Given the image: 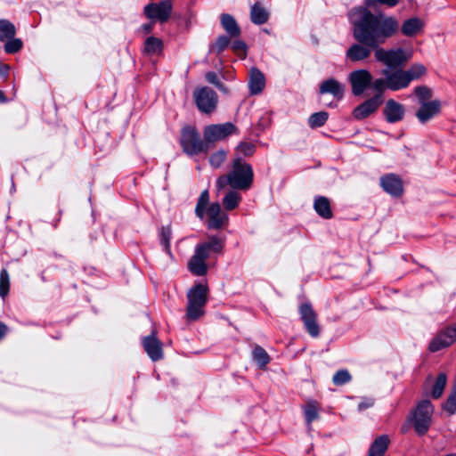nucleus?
<instances>
[{"label":"nucleus","instance_id":"c03bdc74","mask_svg":"<svg viewBox=\"0 0 456 456\" xmlns=\"http://www.w3.org/2000/svg\"><path fill=\"white\" fill-rule=\"evenodd\" d=\"M22 45L23 44L20 39L12 37L6 40L4 45V51L7 53H15L22 48Z\"/></svg>","mask_w":456,"mask_h":456},{"label":"nucleus","instance_id":"1a4fd4ad","mask_svg":"<svg viewBox=\"0 0 456 456\" xmlns=\"http://www.w3.org/2000/svg\"><path fill=\"white\" fill-rule=\"evenodd\" d=\"M301 320L305 328L313 338H317L320 334V327L317 323V316L310 304H302L299 307Z\"/></svg>","mask_w":456,"mask_h":456},{"label":"nucleus","instance_id":"ea45409f","mask_svg":"<svg viewBox=\"0 0 456 456\" xmlns=\"http://www.w3.org/2000/svg\"><path fill=\"white\" fill-rule=\"evenodd\" d=\"M227 157V151L224 150H219L209 157V163L212 167L218 168L220 167L225 161Z\"/></svg>","mask_w":456,"mask_h":456},{"label":"nucleus","instance_id":"f03ea898","mask_svg":"<svg viewBox=\"0 0 456 456\" xmlns=\"http://www.w3.org/2000/svg\"><path fill=\"white\" fill-rule=\"evenodd\" d=\"M253 179L252 167L238 157L232 160L230 172L216 179V188L220 191L229 185L233 190L248 191L252 186Z\"/></svg>","mask_w":456,"mask_h":456},{"label":"nucleus","instance_id":"09e8293b","mask_svg":"<svg viewBox=\"0 0 456 456\" xmlns=\"http://www.w3.org/2000/svg\"><path fill=\"white\" fill-rule=\"evenodd\" d=\"M232 48L237 53H245L246 44L241 40H235L232 44Z\"/></svg>","mask_w":456,"mask_h":456},{"label":"nucleus","instance_id":"f8f14e48","mask_svg":"<svg viewBox=\"0 0 456 456\" xmlns=\"http://www.w3.org/2000/svg\"><path fill=\"white\" fill-rule=\"evenodd\" d=\"M208 216V227L209 229H222L228 224L229 218L226 213L222 211L219 203H212L207 209Z\"/></svg>","mask_w":456,"mask_h":456},{"label":"nucleus","instance_id":"b1692460","mask_svg":"<svg viewBox=\"0 0 456 456\" xmlns=\"http://www.w3.org/2000/svg\"><path fill=\"white\" fill-rule=\"evenodd\" d=\"M314 208L316 213L325 219L332 217V211L330 208V203L328 198L324 196H319L314 200Z\"/></svg>","mask_w":456,"mask_h":456},{"label":"nucleus","instance_id":"aec40b11","mask_svg":"<svg viewBox=\"0 0 456 456\" xmlns=\"http://www.w3.org/2000/svg\"><path fill=\"white\" fill-rule=\"evenodd\" d=\"M424 26L425 22L421 19L412 17L403 21L401 31L406 37H414L422 31Z\"/></svg>","mask_w":456,"mask_h":456},{"label":"nucleus","instance_id":"39448f33","mask_svg":"<svg viewBox=\"0 0 456 456\" xmlns=\"http://www.w3.org/2000/svg\"><path fill=\"white\" fill-rule=\"evenodd\" d=\"M193 97L198 109L204 113L213 112L218 102L216 93L208 86L194 91Z\"/></svg>","mask_w":456,"mask_h":456},{"label":"nucleus","instance_id":"8fccbe9b","mask_svg":"<svg viewBox=\"0 0 456 456\" xmlns=\"http://www.w3.org/2000/svg\"><path fill=\"white\" fill-rule=\"evenodd\" d=\"M374 404V399L370 397H365L363 398L358 404V410L363 411L368 408L372 407Z\"/></svg>","mask_w":456,"mask_h":456},{"label":"nucleus","instance_id":"864d4df0","mask_svg":"<svg viewBox=\"0 0 456 456\" xmlns=\"http://www.w3.org/2000/svg\"><path fill=\"white\" fill-rule=\"evenodd\" d=\"M377 2L381 4H386L389 7H393L398 4L399 0H377Z\"/></svg>","mask_w":456,"mask_h":456},{"label":"nucleus","instance_id":"13d9d810","mask_svg":"<svg viewBox=\"0 0 456 456\" xmlns=\"http://www.w3.org/2000/svg\"><path fill=\"white\" fill-rule=\"evenodd\" d=\"M144 28H145L146 31L149 32V31L151 30V25H147V26L144 27Z\"/></svg>","mask_w":456,"mask_h":456},{"label":"nucleus","instance_id":"a211bd4d","mask_svg":"<svg viewBox=\"0 0 456 456\" xmlns=\"http://www.w3.org/2000/svg\"><path fill=\"white\" fill-rule=\"evenodd\" d=\"M144 350L148 356L154 362L162 359L163 350L161 342L152 334L142 340Z\"/></svg>","mask_w":456,"mask_h":456},{"label":"nucleus","instance_id":"9b49d317","mask_svg":"<svg viewBox=\"0 0 456 456\" xmlns=\"http://www.w3.org/2000/svg\"><path fill=\"white\" fill-rule=\"evenodd\" d=\"M382 75L387 78L388 89L398 91L409 86V80L406 77L405 71L403 69H384Z\"/></svg>","mask_w":456,"mask_h":456},{"label":"nucleus","instance_id":"79ce46f5","mask_svg":"<svg viewBox=\"0 0 456 456\" xmlns=\"http://www.w3.org/2000/svg\"><path fill=\"white\" fill-rule=\"evenodd\" d=\"M171 228L169 226L162 227L160 232V243L164 247V250L171 255L170 249Z\"/></svg>","mask_w":456,"mask_h":456},{"label":"nucleus","instance_id":"a878e982","mask_svg":"<svg viewBox=\"0 0 456 456\" xmlns=\"http://www.w3.org/2000/svg\"><path fill=\"white\" fill-rule=\"evenodd\" d=\"M268 12L260 5L259 3H256L252 5L250 10V19L254 24L262 25L268 20Z\"/></svg>","mask_w":456,"mask_h":456},{"label":"nucleus","instance_id":"bb28decb","mask_svg":"<svg viewBox=\"0 0 456 456\" xmlns=\"http://www.w3.org/2000/svg\"><path fill=\"white\" fill-rule=\"evenodd\" d=\"M163 42L155 37H149L144 42L143 52L148 55H159L162 53Z\"/></svg>","mask_w":456,"mask_h":456},{"label":"nucleus","instance_id":"7ed1b4c3","mask_svg":"<svg viewBox=\"0 0 456 456\" xmlns=\"http://www.w3.org/2000/svg\"><path fill=\"white\" fill-rule=\"evenodd\" d=\"M180 143L183 151L189 156L207 152L208 144L202 140L197 129L192 126H185L181 133Z\"/></svg>","mask_w":456,"mask_h":456},{"label":"nucleus","instance_id":"ddd939ff","mask_svg":"<svg viewBox=\"0 0 456 456\" xmlns=\"http://www.w3.org/2000/svg\"><path fill=\"white\" fill-rule=\"evenodd\" d=\"M442 102L439 99H434L430 102L420 104L415 116L421 124H426L441 113Z\"/></svg>","mask_w":456,"mask_h":456},{"label":"nucleus","instance_id":"393cba45","mask_svg":"<svg viewBox=\"0 0 456 456\" xmlns=\"http://www.w3.org/2000/svg\"><path fill=\"white\" fill-rule=\"evenodd\" d=\"M389 444V438L387 436L383 435L377 437L369 450L368 456H384Z\"/></svg>","mask_w":456,"mask_h":456},{"label":"nucleus","instance_id":"603ef678","mask_svg":"<svg viewBox=\"0 0 456 456\" xmlns=\"http://www.w3.org/2000/svg\"><path fill=\"white\" fill-rule=\"evenodd\" d=\"M9 69L10 66L8 64L0 62V77L6 79L9 73Z\"/></svg>","mask_w":456,"mask_h":456},{"label":"nucleus","instance_id":"f3484780","mask_svg":"<svg viewBox=\"0 0 456 456\" xmlns=\"http://www.w3.org/2000/svg\"><path fill=\"white\" fill-rule=\"evenodd\" d=\"M380 185L386 192L395 197L401 196L403 191L402 180L394 174L382 176Z\"/></svg>","mask_w":456,"mask_h":456},{"label":"nucleus","instance_id":"bf43d9fd","mask_svg":"<svg viewBox=\"0 0 456 456\" xmlns=\"http://www.w3.org/2000/svg\"><path fill=\"white\" fill-rule=\"evenodd\" d=\"M444 456H456V453H449V454H446V455H444Z\"/></svg>","mask_w":456,"mask_h":456},{"label":"nucleus","instance_id":"4d7b16f0","mask_svg":"<svg viewBox=\"0 0 456 456\" xmlns=\"http://www.w3.org/2000/svg\"><path fill=\"white\" fill-rule=\"evenodd\" d=\"M5 102H6V97L4 96V92L0 90V103Z\"/></svg>","mask_w":456,"mask_h":456},{"label":"nucleus","instance_id":"c9c22d12","mask_svg":"<svg viewBox=\"0 0 456 456\" xmlns=\"http://www.w3.org/2000/svg\"><path fill=\"white\" fill-rule=\"evenodd\" d=\"M329 114L326 111H319L312 114L308 118V125L311 128L322 126L328 120Z\"/></svg>","mask_w":456,"mask_h":456},{"label":"nucleus","instance_id":"5fc2aeb1","mask_svg":"<svg viewBox=\"0 0 456 456\" xmlns=\"http://www.w3.org/2000/svg\"><path fill=\"white\" fill-rule=\"evenodd\" d=\"M7 326L0 322V340L6 335Z\"/></svg>","mask_w":456,"mask_h":456},{"label":"nucleus","instance_id":"a18cd8bd","mask_svg":"<svg viewBox=\"0 0 456 456\" xmlns=\"http://www.w3.org/2000/svg\"><path fill=\"white\" fill-rule=\"evenodd\" d=\"M236 150L240 154L245 157H250L255 153L256 146L252 142H241L239 143Z\"/></svg>","mask_w":456,"mask_h":456},{"label":"nucleus","instance_id":"473e14b6","mask_svg":"<svg viewBox=\"0 0 456 456\" xmlns=\"http://www.w3.org/2000/svg\"><path fill=\"white\" fill-rule=\"evenodd\" d=\"M253 359L260 369H265L270 362V356L267 352L260 346H256L253 349Z\"/></svg>","mask_w":456,"mask_h":456},{"label":"nucleus","instance_id":"2eb2a0df","mask_svg":"<svg viewBox=\"0 0 456 456\" xmlns=\"http://www.w3.org/2000/svg\"><path fill=\"white\" fill-rule=\"evenodd\" d=\"M386 120L388 123H396L403 119L405 115V108L403 104L393 99L387 101L383 110Z\"/></svg>","mask_w":456,"mask_h":456},{"label":"nucleus","instance_id":"4be33fe9","mask_svg":"<svg viewBox=\"0 0 456 456\" xmlns=\"http://www.w3.org/2000/svg\"><path fill=\"white\" fill-rule=\"evenodd\" d=\"M265 81L264 74L256 68L251 69L248 81L250 93L252 94H257L261 93L265 87Z\"/></svg>","mask_w":456,"mask_h":456},{"label":"nucleus","instance_id":"0eeeda50","mask_svg":"<svg viewBox=\"0 0 456 456\" xmlns=\"http://www.w3.org/2000/svg\"><path fill=\"white\" fill-rule=\"evenodd\" d=\"M171 12L172 4L168 0L158 4H149L144 7V14L147 18L160 22H166L169 19Z\"/></svg>","mask_w":456,"mask_h":456},{"label":"nucleus","instance_id":"a19ab883","mask_svg":"<svg viewBox=\"0 0 456 456\" xmlns=\"http://www.w3.org/2000/svg\"><path fill=\"white\" fill-rule=\"evenodd\" d=\"M10 289V278L6 269L0 272V297H4L7 296Z\"/></svg>","mask_w":456,"mask_h":456},{"label":"nucleus","instance_id":"3c124183","mask_svg":"<svg viewBox=\"0 0 456 456\" xmlns=\"http://www.w3.org/2000/svg\"><path fill=\"white\" fill-rule=\"evenodd\" d=\"M205 77H206L207 82L214 85L215 86H216L220 83L217 75L213 71L208 72L205 75Z\"/></svg>","mask_w":456,"mask_h":456},{"label":"nucleus","instance_id":"f257e3e1","mask_svg":"<svg viewBox=\"0 0 456 456\" xmlns=\"http://www.w3.org/2000/svg\"><path fill=\"white\" fill-rule=\"evenodd\" d=\"M373 3L374 0H365L366 6L353 7L347 12L354 43L346 51V58L351 62H363L373 53L376 61L384 64L386 69H403L411 54L401 47H382L388 38L397 34L399 21L394 16L371 12L368 7Z\"/></svg>","mask_w":456,"mask_h":456},{"label":"nucleus","instance_id":"dca6fc26","mask_svg":"<svg viewBox=\"0 0 456 456\" xmlns=\"http://www.w3.org/2000/svg\"><path fill=\"white\" fill-rule=\"evenodd\" d=\"M208 258V256L202 253L200 249L195 248L194 254L188 263V269L193 275H205L208 273V265L206 264V259Z\"/></svg>","mask_w":456,"mask_h":456},{"label":"nucleus","instance_id":"6e6d98bb","mask_svg":"<svg viewBox=\"0 0 456 456\" xmlns=\"http://www.w3.org/2000/svg\"><path fill=\"white\" fill-rule=\"evenodd\" d=\"M218 90H220L221 92L224 93V94H228V89L227 87L222 83L220 82L216 86Z\"/></svg>","mask_w":456,"mask_h":456},{"label":"nucleus","instance_id":"c85d7f7f","mask_svg":"<svg viewBox=\"0 0 456 456\" xmlns=\"http://www.w3.org/2000/svg\"><path fill=\"white\" fill-rule=\"evenodd\" d=\"M241 201V195L236 190L229 191L223 199L224 208L228 210L236 208Z\"/></svg>","mask_w":456,"mask_h":456},{"label":"nucleus","instance_id":"4c0bfd02","mask_svg":"<svg viewBox=\"0 0 456 456\" xmlns=\"http://www.w3.org/2000/svg\"><path fill=\"white\" fill-rule=\"evenodd\" d=\"M443 408L450 415L456 412V383L452 386L450 395L444 403Z\"/></svg>","mask_w":456,"mask_h":456},{"label":"nucleus","instance_id":"4468645a","mask_svg":"<svg viewBox=\"0 0 456 456\" xmlns=\"http://www.w3.org/2000/svg\"><path fill=\"white\" fill-rule=\"evenodd\" d=\"M456 340V325L448 327L435 337L429 344L432 352L439 351L451 346Z\"/></svg>","mask_w":456,"mask_h":456},{"label":"nucleus","instance_id":"9d476101","mask_svg":"<svg viewBox=\"0 0 456 456\" xmlns=\"http://www.w3.org/2000/svg\"><path fill=\"white\" fill-rule=\"evenodd\" d=\"M382 102L383 98L381 95L375 94L373 97L366 100L364 102L354 108L353 110V117L357 120H362L375 113Z\"/></svg>","mask_w":456,"mask_h":456},{"label":"nucleus","instance_id":"423d86ee","mask_svg":"<svg viewBox=\"0 0 456 456\" xmlns=\"http://www.w3.org/2000/svg\"><path fill=\"white\" fill-rule=\"evenodd\" d=\"M235 131L236 126L231 122L207 126L204 128L203 136L208 144V150L210 143L222 141Z\"/></svg>","mask_w":456,"mask_h":456},{"label":"nucleus","instance_id":"58836bf2","mask_svg":"<svg viewBox=\"0 0 456 456\" xmlns=\"http://www.w3.org/2000/svg\"><path fill=\"white\" fill-rule=\"evenodd\" d=\"M204 306L205 305H196L193 303H188L186 314L187 318L191 321L198 320L204 314Z\"/></svg>","mask_w":456,"mask_h":456},{"label":"nucleus","instance_id":"37998d69","mask_svg":"<svg viewBox=\"0 0 456 456\" xmlns=\"http://www.w3.org/2000/svg\"><path fill=\"white\" fill-rule=\"evenodd\" d=\"M351 379L352 377L347 370H339L333 375L332 382L336 386H342L348 383Z\"/></svg>","mask_w":456,"mask_h":456},{"label":"nucleus","instance_id":"20e7f679","mask_svg":"<svg viewBox=\"0 0 456 456\" xmlns=\"http://www.w3.org/2000/svg\"><path fill=\"white\" fill-rule=\"evenodd\" d=\"M433 411L429 400H423L417 405L413 414V426L418 435L422 436L429 429Z\"/></svg>","mask_w":456,"mask_h":456},{"label":"nucleus","instance_id":"c756f323","mask_svg":"<svg viewBox=\"0 0 456 456\" xmlns=\"http://www.w3.org/2000/svg\"><path fill=\"white\" fill-rule=\"evenodd\" d=\"M16 34L15 26L8 20H0V41L5 42L14 37Z\"/></svg>","mask_w":456,"mask_h":456},{"label":"nucleus","instance_id":"cd10ccee","mask_svg":"<svg viewBox=\"0 0 456 456\" xmlns=\"http://www.w3.org/2000/svg\"><path fill=\"white\" fill-rule=\"evenodd\" d=\"M221 24L224 29L231 37H238L240 34V29L235 20V19L230 14H222Z\"/></svg>","mask_w":456,"mask_h":456},{"label":"nucleus","instance_id":"412c9836","mask_svg":"<svg viewBox=\"0 0 456 456\" xmlns=\"http://www.w3.org/2000/svg\"><path fill=\"white\" fill-rule=\"evenodd\" d=\"M223 241L216 236L209 237L207 241L198 244L196 246V248L198 249H200V251L204 253L206 256H208V257H209L212 253H221L223 250Z\"/></svg>","mask_w":456,"mask_h":456},{"label":"nucleus","instance_id":"6e6552de","mask_svg":"<svg viewBox=\"0 0 456 456\" xmlns=\"http://www.w3.org/2000/svg\"><path fill=\"white\" fill-rule=\"evenodd\" d=\"M348 80L352 86V93L354 95H361L370 86L372 76L367 69H357L349 74Z\"/></svg>","mask_w":456,"mask_h":456},{"label":"nucleus","instance_id":"f704fd0d","mask_svg":"<svg viewBox=\"0 0 456 456\" xmlns=\"http://www.w3.org/2000/svg\"><path fill=\"white\" fill-rule=\"evenodd\" d=\"M419 105L430 102L433 96L432 90L426 86H419L414 88Z\"/></svg>","mask_w":456,"mask_h":456},{"label":"nucleus","instance_id":"5701e85b","mask_svg":"<svg viewBox=\"0 0 456 456\" xmlns=\"http://www.w3.org/2000/svg\"><path fill=\"white\" fill-rule=\"evenodd\" d=\"M208 287L203 284H197L188 292V303L196 305H206Z\"/></svg>","mask_w":456,"mask_h":456},{"label":"nucleus","instance_id":"e433bc0d","mask_svg":"<svg viewBox=\"0 0 456 456\" xmlns=\"http://www.w3.org/2000/svg\"><path fill=\"white\" fill-rule=\"evenodd\" d=\"M446 381H447V378L444 373H440L437 376L436 380L433 386L432 392H431L433 398L437 399L443 395L444 389L446 385Z\"/></svg>","mask_w":456,"mask_h":456},{"label":"nucleus","instance_id":"49530a36","mask_svg":"<svg viewBox=\"0 0 456 456\" xmlns=\"http://www.w3.org/2000/svg\"><path fill=\"white\" fill-rule=\"evenodd\" d=\"M231 44V41L226 36H220L215 45L212 46L213 50H215L217 53L223 52L227 46Z\"/></svg>","mask_w":456,"mask_h":456},{"label":"nucleus","instance_id":"de8ad7c7","mask_svg":"<svg viewBox=\"0 0 456 456\" xmlns=\"http://www.w3.org/2000/svg\"><path fill=\"white\" fill-rule=\"evenodd\" d=\"M372 87L378 92L377 94H380L382 96V93L384 90L388 89V82L387 78L384 77V78H378L372 84H370Z\"/></svg>","mask_w":456,"mask_h":456},{"label":"nucleus","instance_id":"2f4dec72","mask_svg":"<svg viewBox=\"0 0 456 456\" xmlns=\"http://www.w3.org/2000/svg\"><path fill=\"white\" fill-rule=\"evenodd\" d=\"M404 71L406 77L409 80V84H411V81L417 80L423 77L427 72V69L423 64L414 63Z\"/></svg>","mask_w":456,"mask_h":456},{"label":"nucleus","instance_id":"6ab92c4d","mask_svg":"<svg viewBox=\"0 0 456 456\" xmlns=\"http://www.w3.org/2000/svg\"><path fill=\"white\" fill-rule=\"evenodd\" d=\"M345 86L335 78L324 80L319 87L321 94H330L335 99L341 100L344 97Z\"/></svg>","mask_w":456,"mask_h":456},{"label":"nucleus","instance_id":"7c9ffc66","mask_svg":"<svg viewBox=\"0 0 456 456\" xmlns=\"http://www.w3.org/2000/svg\"><path fill=\"white\" fill-rule=\"evenodd\" d=\"M304 415L305 421L308 426V429H311V423L319 418V408L315 402H309L304 407Z\"/></svg>","mask_w":456,"mask_h":456},{"label":"nucleus","instance_id":"72a5a7b5","mask_svg":"<svg viewBox=\"0 0 456 456\" xmlns=\"http://www.w3.org/2000/svg\"><path fill=\"white\" fill-rule=\"evenodd\" d=\"M208 201H209L208 191L205 190L200 193V195L198 199V201H197L196 208H195V214L199 218L202 219L204 217L205 214L207 213V206L208 204Z\"/></svg>","mask_w":456,"mask_h":456}]
</instances>
